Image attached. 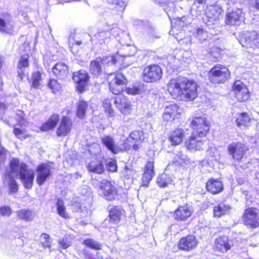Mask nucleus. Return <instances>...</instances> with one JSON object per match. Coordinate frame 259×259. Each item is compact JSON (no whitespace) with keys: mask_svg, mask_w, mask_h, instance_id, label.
<instances>
[{"mask_svg":"<svg viewBox=\"0 0 259 259\" xmlns=\"http://www.w3.org/2000/svg\"><path fill=\"white\" fill-rule=\"evenodd\" d=\"M88 170L90 172L101 174L104 171L102 162L99 160H92L88 165Z\"/></svg>","mask_w":259,"mask_h":259,"instance_id":"nucleus-29","label":"nucleus"},{"mask_svg":"<svg viewBox=\"0 0 259 259\" xmlns=\"http://www.w3.org/2000/svg\"><path fill=\"white\" fill-rule=\"evenodd\" d=\"M256 189L258 191H259V180L257 181V184L256 185Z\"/></svg>","mask_w":259,"mask_h":259,"instance_id":"nucleus-63","label":"nucleus"},{"mask_svg":"<svg viewBox=\"0 0 259 259\" xmlns=\"http://www.w3.org/2000/svg\"><path fill=\"white\" fill-rule=\"evenodd\" d=\"M250 7L256 9L258 4L259 0H247Z\"/></svg>","mask_w":259,"mask_h":259,"instance_id":"nucleus-57","label":"nucleus"},{"mask_svg":"<svg viewBox=\"0 0 259 259\" xmlns=\"http://www.w3.org/2000/svg\"><path fill=\"white\" fill-rule=\"evenodd\" d=\"M199 3H203L205 0H197Z\"/></svg>","mask_w":259,"mask_h":259,"instance_id":"nucleus-64","label":"nucleus"},{"mask_svg":"<svg viewBox=\"0 0 259 259\" xmlns=\"http://www.w3.org/2000/svg\"><path fill=\"white\" fill-rule=\"evenodd\" d=\"M230 72L227 67L222 65H217L208 72V77L211 82L224 83L230 77Z\"/></svg>","mask_w":259,"mask_h":259,"instance_id":"nucleus-4","label":"nucleus"},{"mask_svg":"<svg viewBox=\"0 0 259 259\" xmlns=\"http://www.w3.org/2000/svg\"><path fill=\"white\" fill-rule=\"evenodd\" d=\"M71 178H75L76 179H79L81 178V176L80 174H79L78 172H75L74 174H71Z\"/></svg>","mask_w":259,"mask_h":259,"instance_id":"nucleus-60","label":"nucleus"},{"mask_svg":"<svg viewBox=\"0 0 259 259\" xmlns=\"http://www.w3.org/2000/svg\"><path fill=\"white\" fill-rule=\"evenodd\" d=\"M108 3L112 5H119V0H107Z\"/></svg>","mask_w":259,"mask_h":259,"instance_id":"nucleus-61","label":"nucleus"},{"mask_svg":"<svg viewBox=\"0 0 259 259\" xmlns=\"http://www.w3.org/2000/svg\"><path fill=\"white\" fill-rule=\"evenodd\" d=\"M40 240L44 247L49 248V252L50 253L51 252V242L49 235L46 233L42 234L40 237Z\"/></svg>","mask_w":259,"mask_h":259,"instance_id":"nucleus-43","label":"nucleus"},{"mask_svg":"<svg viewBox=\"0 0 259 259\" xmlns=\"http://www.w3.org/2000/svg\"><path fill=\"white\" fill-rule=\"evenodd\" d=\"M167 88L171 96L177 100L192 101L197 96V84L186 77H179L170 79Z\"/></svg>","mask_w":259,"mask_h":259,"instance_id":"nucleus-1","label":"nucleus"},{"mask_svg":"<svg viewBox=\"0 0 259 259\" xmlns=\"http://www.w3.org/2000/svg\"><path fill=\"white\" fill-rule=\"evenodd\" d=\"M82 244L91 249L98 250L102 249L101 244L92 238L84 239Z\"/></svg>","mask_w":259,"mask_h":259,"instance_id":"nucleus-33","label":"nucleus"},{"mask_svg":"<svg viewBox=\"0 0 259 259\" xmlns=\"http://www.w3.org/2000/svg\"><path fill=\"white\" fill-rule=\"evenodd\" d=\"M206 187L207 190L211 194H218L223 190L222 182L218 179H212L208 180Z\"/></svg>","mask_w":259,"mask_h":259,"instance_id":"nucleus-22","label":"nucleus"},{"mask_svg":"<svg viewBox=\"0 0 259 259\" xmlns=\"http://www.w3.org/2000/svg\"><path fill=\"white\" fill-rule=\"evenodd\" d=\"M100 189L106 199L111 201L117 196V190L114 185L107 180H103L100 183Z\"/></svg>","mask_w":259,"mask_h":259,"instance_id":"nucleus-12","label":"nucleus"},{"mask_svg":"<svg viewBox=\"0 0 259 259\" xmlns=\"http://www.w3.org/2000/svg\"><path fill=\"white\" fill-rule=\"evenodd\" d=\"M57 210L58 214L62 218L64 219H69V214L66 211V207L63 201L58 200L57 203Z\"/></svg>","mask_w":259,"mask_h":259,"instance_id":"nucleus-37","label":"nucleus"},{"mask_svg":"<svg viewBox=\"0 0 259 259\" xmlns=\"http://www.w3.org/2000/svg\"><path fill=\"white\" fill-rule=\"evenodd\" d=\"M223 12L222 8L218 4H215L213 6H209L207 8L206 13V17L212 19L213 20H219L221 14Z\"/></svg>","mask_w":259,"mask_h":259,"instance_id":"nucleus-25","label":"nucleus"},{"mask_svg":"<svg viewBox=\"0 0 259 259\" xmlns=\"http://www.w3.org/2000/svg\"><path fill=\"white\" fill-rule=\"evenodd\" d=\"M32 86L34 88H38L41 85V73L40 71L34 72L31 76Z\"/></svg>","mask_w":259,"mask_h":259,"instance_id":"nucleus-40","label":"nucleus"},{"mask_svg":"<svg viewBox=\"0 0 259 259\" xmlns=\"http://www.w3.org/2000/svg\"><path fill=\"white\" fill-rule=\"evenodd\" d=\"M209 36L207 31L202 27L194 29L192 32V36L200 43H202L207 40Z\"/></svg>","mask_w":259,"mask_h":259,"instance_id":"nucleus-28","label":"nucleus"},{"mask_svg":"<svg viewBox=\"0 0 259 259\" xmlns=\"http://www.w3.org/2000/svg\"><path fill=\"white\" fill-rule=\"evenodd\" d=\"M258 32L255 31H244L240 34L239 42L243 47H250L254 45L256 47Z\"/></svg>","mask_w":259,"mask_h":259,"instance_id":"nucleus-10","label":"nucleus"},{"mask_svg":"<svg viewBox=\"0 0 259 259\" xmlns=\"http://www.w3.org/2000/svg\"><path fill=\"white\" fill-rule=\"evenodd\" d=\"M84 257L85 259H95L93 256L92 253L87 249L83 250Z\"/></svg>","mask_w":259,"mask_h":259,"instance_id":"nucleus-56","label":"nucleus"},{"mask_svg":"<svg viewBox=\"0 0 259 259\" xmlns=\"http://www.w3.org/2000/svg\"><path fill=\"white\" fill-rule=\"evenodd\" d=\"M59 245L63 248L66 249L71 245V242L66 238H63L59 242Z\"/></svg>","mask_w":259,"mask_h":259,"instance_id":"nucleus-51","label":"nucleus"},{"mask_svg":"<svg viewBox=\"0 0 259 259\" xmlns=\"http://www.w3.org/2000/svg\"><path fill=\"white\" fill-rule=\"evenodd\" d=\"M186 159V155L182 153H179L177 155L175 158L176 162H178L180 164L182 162L184 161Z\"/></svg>","mask_w":259,"mask_h":259,"instance_id":"nucleus-54","label":"nucleus"},{"mask_svg":"<svg viewBox=\"0 0 259 259\" xmlns=\"http://www.w3.org/2000/svg\"><path fill=\"white\" fill-rule=\"evenodd\" d=\"M179 43L181 45H185L187 47L191 45V40L190 37H186L184 39H181L180 40H179Z\"/></svg>","mask_w":259,"mask_h":259,"instance_id":"nucleus-55","label":"nucleus"},{"mask_svg":"<svg viewBox=\"0 0 259 259\" xmlns=\"http://www.w3.org/2000/svg\"><path fill=\"white\" fill-rule=\"evenodd\" d=\"M59 120V116L57 114H53L51 116L49 120L41 126V130L47 131L53 129L55 127Z\"/></svg>","mask_w":259,"mask_h":259,"instance_id":"nucleus-31","label":"nucleus"},{"mask_svg":"<svg viewBox=\"0 0 259 259\" xmlns=\"http://www.w3.org/2000/svg\"><path fill=\"white\" fill-rule=\"evenodd\" d=\"M204 23L207 27L210 29H214L217 28L219 24V20H213L206 17V19H204Z\"/></svg>","mask_w":259,"mask_h":259,"instance_id":"nucleus-45","label":"nucleus"},{"mask_svg":"<svg viewBox=\"0 0 259 259\" xmlns=\"http://www.w3.org/2000/svg\"><path fill=\"white\" fill-rule=\"evenodd\" d=\"M235 94L237 100L240 102L247 101L249 98V92L247 88H243L241 91Z\"/></svg>","mask_w":259,"mask_h":259,"instance_id":"nucleus-38","label":"nucleus"},{"mask_svg":"<svg viewBox=\"0 0 259 259\" xmlns=\"http://www.w3.org/2000/svg\"><path fill=\"white\" fill-rule=\"evenodd\" d=\"M178 106L176 104H170L165 107L163 113V118L167 122L173 121L178 115Z\"/></svg>","mask_w":259,"mask_h":259,"instance_id":"nucleus-20","label":"nucleus"},{"mask_svg":"<svg viewBox=\"0 0 259 259\" xmlns=\"http://www.w3.org/2000/svg\"><path fill=\"white\" fill-rule=\"evenodd\" d=\"M48 87L54 93L59 92L61 89L60 84L56 79H51L48 83Z\"/></svg>","mask_w":259,"mask_h":259,"instance_id":"nucleus-44","label":"nucleus"},{"mask_svg":"<svg viewBox=\"0 0 259 259\" xmlns=\"http://www.w3.org/2000/svg\"><path fill=\"white\" fill-rule=\"evenodd\" d=\"M72 122L69 118L65 116L62 119L56 133L58 137H65L70 132Z\"/></svg>","mask_w":259,"mask_h":259,"instance_id":"nucleus-18","label":"nucleus"},{"mask_svg":"<svg viewBox=\"0 0 259 259\" xmlns=\"http://www.w3.org/2000/svg\"><path fill=\"white\" fill-rule=\"evenodd\" d=\"M87 108L88 104L87 102L83 101H79L77 105V116L80 118H83L85 115Z\"/></svg>","mask_w":259,"mask_h":259,"instance_id":"nucleus-39","label":"nucleus"},{"mask_svg":"<svg viewBox=\"0 0 259 259\" xmlns=\"http://www.w3.org/2000/svg\"><path fill=\"white\" fill-rule=\"evenodd\" d=\"M118 58L117 56H110L104 57L102 59L99 58L92 61L90 64L91 73L97 76L100 75L102 71V65H115L117 62Z\"/></svg>","mask_w":259,"mask_h":259,"instance_id":"nucleus-5","label":"nucleus"},{"mask_svg":"<svg viewBox=\"0 0 259 259\" xmlns=\"http://www.w3.org/2000/svg\"><path fill=\"white\" fill-rule=\"evenodd\" d=\"M228 153L232 158L236 161H240L244 155L248 150V148L240 142H234L227 147Z\"/></svg>","mask_w":259,"mask_h":259,"instance_id":"nucleus-8","label":"nucleus"},{"mask_svg":"<svg viewBox=\"0 0 259 259\" xmlns=\"http://www.w3.org/2000/svg\"><path fill=\"white\" fill-rule=\"evenodd\" d=\"M55 76L59 79H64L68 73V67L63 62H58L52 68Z\"/></svg>","mask_w":259,"mask_h":259,"instance_id":"nucleus-21","label":"nucleus"},{"mask_svg":"<svg viewBox=\"0 0 259 259\" xmlns=\"http://www.w3.org/2000/svg\"><path fill=\"white\" fill-rule=\"evenodd\" d=\"M198 244L197 240L194 235H188L182 238L178 243L181 250L190 251L196 248Z\"/></svg>","mask_w":259,"mask_h":259,"instance_id":"nucleus-13","label":"nucleus"},{"mask_svg":"<svg viewBox=\"0 0 259 259\" xmlns=\"http://www.w3.org/2000/svg\"><path fill=\"white\" fill-rule=\"evenodd\" d=\"M120 103L122 106L124 108L127 109L130 107V104L127 102V99L124 97V95H121L120 97Z\"/></svg>","mask_w":259,"mask_h":259,"instance_id":"nucleus-53","label":"nucleus"},{"mask_svg":"<svg viewBox=\"0 0 259 259\" xmlns=\"http://www.w3.org/2000/svg\"><path fill=\"white\" fill-rule=\"evenodd\" d=\"M10 167L11 177L19 178L26 189H31L34 178L33 169L28 168L26 163L16 158L12 159L10 162Z\"/></svg>","mask_w":259,"mask_h":259,"instance_id":"nucleus-3","label":"nucleus"},{"mask_svg":"<svg viewBox=\"0 0 259 259\" xmlns=\"http://www.w3.org/2000/svg\"><path fill=\"white\" fill-rule=\"evenodd\" d=\"M51 166L49 164L42 163L37 166L36 181L39 186H42L47 178L51 176Z\"/></svg>","mask_w":259,"mask_h":259,"instance_id":"nucleus-11","label":"nucleus"},{"mask_svg":"<svg viewBox=\"0 0 259 259\" xmlns=\"http://www.w3.org/2000/svg\"><path fill=\"white\" fill-rule=\"evenodd\" d=\"M13 132L15 135L21 140L25 139L28 136L24 129L21 130L18 127H15Z\"/></svg>","mask_w":259,"mask_h":259,"instance_id":"nucleus-46","label":"nucleus"},{"mask_svg":"<svg viewBox=\"0 0 259 259\" xmlns=\"http://www.w3.org/2000/svg\"><path fill=\"white\" fill-rule=\"evenodd\" d=\"M231 206L224 203H220L215 206L213 208L214 217H220L223 215L227 214L230 212Z\"/></svg>","mask_w":259,"mask_h":259,"instance_id":"nucleus-30","label":"nucleus"},{"mask_svg":"<svg viewBox=\"0 0 259 259\" xmlns=\"http://www.w3.org/2000/svg\"><path fill=\"white\" fill-rule=\"evenodd\" d=\"M127 83V80L125 76L121 73H117L114 78L110 80L109 83V89L113 94L118 95L122 92H125L126 94L130 95V89L126 88L124 91V86Z\"/></svg>","mask_w":259,"mask_h":259,"instance_id":"nucleus-6","label":"nucleus"},{"mask_svg":"<svg viewBox=\"0 0 259 259\" xmlns=\"http://www.w3.org/2000/svg\"><path fill=\"white\" fill-rule=\"evenodd\" d=\"M244 16L241 9H235L226 15V23L230 25H239Z\"/></svg>","mask_w":259,"mask_h":259,"instance_id":"nucleus-15","label":"nucleus"},{"mask_svg":"<svg viewBox=\"0 0 259 259\" xmlns=\"http://www.w3.org/2000/svg\"><path fill=\"white\" fill-rule=\"evenodd\" d=\"M6 105L2 103H0V119L3 118V116L6 111Z\"/></svg>","mask_w":259,"mask_h":259,"instance_id":"nucleus-58","label":"nucleus"},{"mask_svg":"<svg viewBox=\"0 0 259 259\" xmlns=\"http://www.w3.org/2000/svg\"><path fill=\"white\" fill-rule=\"evenodd\" d=\"M162 76V69L157 65H151L146 67L142 75L143 80L146 82H155L160 80Z\"/></svg>","mask_w":259,"mask_h":259,"instance_id":"nucleus-7","label":"nucleus"},{"mask_svg":"<svg viewBox=\"0 0 259 259\" xmlns=\"http://www.w3.org/2000/svg\"><path fill=\"white\" fill-rule=\"evenodd\" d=\"M73 79L78 84L77 88L79 91L82 92L89 80V76L85 71L79 70L73 73Z\"/></svg>","mask_w":259,"mask_h":259,"instance_id":"nucleus-19","label":"nucleus"},{"mask_svg":"<svg viewBox=\"0 0 259 259\" xmlns=\"http://www.w3.org/2000/svg\"><path fill=\"white\" fill-rule=\"evenodd\" d=\"M11 212V209L8 206H4L0 207V213L3 216L9 217Z\"/></svg>","mask_w":259,"mask_h":259,"instance_id":"nucleus-50","label":"nucleus"},{"mask_svg":"<svg viewBox=\"0 0 259 259\" xmlns=\"http://www.w3.org/2000/svg\"><path fill=\"white\" fill-rule=\"evenodd\" d=\"M9 180L8 182L9 192L11 193H16L18 190V185L16 181L14 179L15 177H11V171L9 173Z\"/></svg>","mask_w":259,"mask_h":259,"instance_id":"nucleus-41","label":"nucleus"},{"mask_svg":"<svg viewBox=\"0 0 259 259\" xmlns=\"http://www.w3.org/2000/svg\"><path fill=\"white\" fill-rule=\"evenodd\" d=\"M250 121L249 115L245 113H242L238 115L236 119V123L238 127L241 126H248Z\"/></svg>","mask_w":259,"mask_h":259,"instance_id":"nucleus-32","label":"nucleus"},{"mask_svg":"<svg viewBox=\"0 0 259 259\" xmlns=\"http://www.w3.org/2000/svg\"><path fill=\"white\" fill-rule=\"evenodd\" d=\"M107 169L111 172L116 171L117 166L116 163V161L112 159H110L107 161L106 162Z\"/></svg>","mask_w":259,"mask_h":259,"instance_id":"nucleus-48","label":"nucleus"},{"mask_svg":"<svg viewBox=\"0 0 259 259\" xmlns=\"http://www.w3.org/2000/svg\"><path fill=\"white\" fill-rule=\"evenodd\" d=\"M184 136V130L178 128L170 134L168 140L172 145H177L182 142Z\"/></svg>","mask_w":259,"mask_h":259,"instance_id":"nucleus-23","label":"nucleus"},{"mask_svg":"<svg viewBox=\"0 0 259 259\" xmlns=\"http://www.w3.org/2000/svg\"><path fill=\"white\" fill-rule=\"evenodd\" d=\"M231 244L229 241L228 237L226 236H223L218 237L213 244L214 251L221 253H225L230 250Z\"/></svg>","mask_w":259,"mask_h":259,"instance_id":"nucleus-14","label":"nucleus"},{"mask_svg":"<svg viewBox=\"0 0 259 259\" xmlns=\"http://www.w3.org/2000/svg\"><path fill=\"white\" fill-rule=\"evenodd\" d=\"M102 143L106 148L114 154L118 153L120 149L115 144L114 140L110 136H104L101 139Z\"/></svg>","mask_w":259,"mask_h":259,"instance_id":"nucleus-27","label":"nucleus"},{"mask_svg":"<svg viewBox=\"0 0 259 259\" xmlns=\"http://www.w3.org/2000/svg\"><path fill=\"white\" fill-rule=\"evenodd\" d=\"M142 133L141 132H140L139 131H135L134 132L131 133V135H130L131 138L133 140H136V141H137L138 139H139V140H140V138H135L133 136L136 135L137 133L138 134L139 136H140V133Z\"/></svg>","mask_w":259,"mask_h":259,"instance_id":"nucleus-59","label":"nucleus"},{"mask_svg":"<svg viewBox=\"0 0 259 259\" xmlns=\"http://www.w3.org/2000/svg\"><path fill=\"white\" fill-rule=\"evenodd\" d=\"M29 56L28 54L23 55L17 64L18 74L21 79L25 76V72L29 66Z\"/></svg>","mask_w":259,"mask_h":259,"instance_id":"nucleus-24","label":"nucleus"},{"mask_svg":"<svg viewBox=\"0 0 259 259\" xmlns=\"http://www.w3.org/2000/svg\"><path fill=\"white\" fill-rule=\"evenodd\" d=\"M154 161H148L144 168V172L142 177V186L147 187L149 182L155 175L154 170Z\"/></svg>","mask_w":259,"mask_h":259,"instance_id":"nucleus-16","label":"nucleus"},{"mask_svg":"<svg viewBox=\"0 0 259 259\" xmlns=\"http://www.w3.org/2000/svg\"><path fill=\"white\" fill-rule=\"evenodd\" d=\"M139 148V146L137 144H135L133 146V149L135 150H137Z\"/></svg>","mask_w":259,"mask_h":259,"instance_id":"nucleus-62","label":"nucleus"},{"mask_svg":"<svg viewBox=\"0 0 259 259\" xmlns=\"http://www.w3.org/2000/svg\"><path fill=\"white\" fill-rule=\"evenodd\" d=\"M124 210L119 206H114L109 211V220L113 224H117L123 214Z\"/></svg>","mask_w":259,"mask_h":259,"instance_id":"nucleus-26","label":"nucleus"},{"mask_svg":"<svg viewBox=\"0 0 259 259\" xmlns=\"http://www.w3.org/2000/svg\"><path fill=\"white\" fill-rule=\"evenodd\" d=\"M142 89L140 85H133L132 88H131V95H137L141 93Z\"/></svg>","mask_w":259,"mask_h":259,"instance_id":"nucleus-52","label":"nucleus"},{"mask_svg":"<svg viewBox=\"0 0 259 259\" xmlns=\"http://www.w3.org/2000/svg\"><path fill=\"white\" fill-rule=\"evenodd\" d=\"M193 210L188 204L179 206L175 211L174 216L177 221H185L191 217Z\"/></svg>","mask_w":259,"mask_h":259,"instance_id":"nucleus-17","label":"nucleus"},{"mask_svg":"<svg viewBox=\"0 0 259 259\" xmlns=\"http://www.w3.org/2000/svg\"><path fill=\"white\" fill-rule=\"evenodd\" d=\"M8 15L4 16L3 17H0V31L9 32L12 29V25L8 22Z\"/></svg>","mask_w":259,"mask_h":259,"instance_id":"nucleus-35","label":"nucleus"},{"mask_svg":"<svg viewBox=\"0 0 259 259\" xmlns=\"http://www.w3.org/2000/svg\"><path fill=\"white\" fill-rule=\"evenodd\" d=\"M171 180L168 176L165 174L160 175L156 180L157 185L161 187L164 188L170 183Z\"/></svg>","mask_w":259,"mask_h":259,"instance_id":"nucleus-36","label":"nucleus"},{"mask_svg":"<svg viewBox=\"0 0 259 259\" xmlns=\"http://www.w3.org/2000/svg\"><path fill=\"white\" fill-rule=\"evenodd\" d=\"M244 224L250 228L259 227V211L255 208H248L245 209L243 217Z\"/></svg>","mask_w":259,"mask_h":259,"instance_id":"nucleus-9","label":"nucleus"},{"mask_svg":"<svg viewBox=\"0 0 259 259\" xmlns=\"http://www.w3.org/2000/svg\"><path fill=\"white\" fill-rule=\"evenodd\" d=\"M233 91L236 93L241 91L243 88H247L246 86L240 80H236L233 85Z\"/></svg>","mask_w":259,"mask_h":259,"instance_id":"nucleus-49","label":"nucleus"},{"mask_svg":"<svg viewBox=\"0 0 259 259\" xmlns=\"http://www.w3.org/2000/svg\"><path fill=\"white\" fill-rule=\"evenodd\" d=\"M193 129L191 136L185 142L186 148L191 151L204 149L206 143L203 140L209 130L208 122L204 117H196L191 122Z\"/></svg>","mask_w":259,"mask_h":259,"instance_id":"nucleus-2","label":"nucleus"},{"mask_svg":"<svg viewBox=\"0 0 259 259\" xmlns=\"http://www.w3.org/2000/svg\"><path fill=\"white\" fill-rule=\"evenodd\" d=\"M17 217L26 221H29L34 218L33 213L29 210L22 209L17 212Z\"/></svg>","mask_w":259,"mask_h":259,"instance_id":"nucleus-34","label":"nucleus"},{"mask_svg":"<svg viewBox=\"0 0 259 259\" xmlns=\"http://www.w3.org/2000/svg\"><path fill=\"white\" fill-rule=\"evenodd\" d=\"M102 105L104 108L105 112L108 114L109 116L112 117L114 115V112L111 108L110 100L109 99H105L103 101Z\"/></svg>","mask_w":259,"mask_h":259,"instance_id":"nucleus-42","label":"nucleus"},{"mask_svg":"<svg viewBox=\"0 0 259 259\" xmlns=\"http://www.w3.org/2000/svg\"><path fill=\"white\" fill-rule=\"evenodd\" d=\"M24 113L22 111H19L15 115V118L17 121V124H20L22 128V125H25L26 121L24 118Z\"/></svg>","mask_w":259,"mask_h":259,"instance_id":"nucleus-47","label":"nucleus"}]
</instances>
